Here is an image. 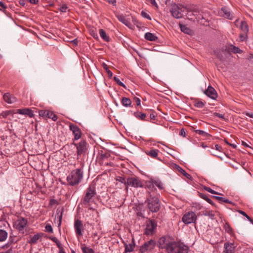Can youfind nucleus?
I'll return each instance as SVG.
<instances>
[{
	"label": "nucleus",
	"instance_id": "obj_1",
	"mask_svg": "<svg viewBox=\"0 0 253 253\" xmlns=\"http://www.w3.org/2000/svg\"><path fill=\"white\" fill-rule=\"evenodd\" d=\"M145 203L147 205V208L152 212H157L160 209L161 201L159 198L150 192H148Z\"/></svg>",
	"mask_w": 253,
	"mask_h": 253
},
{
	"label": "nucleus",
	"instance_id": "obj_2",
	"mask_svg": "<svg viewBox=\"0 0 253 253\" xmlns=\"http://www.w3.org/2000/svg\"><path fill=\"white\" fill-rule=\"evenodd\" d=\"M83 178V168L77 169L71 172L67 177L68 184L70 186H75L79 184Z\"/></svg>",
	"mask_w": 253,
	"mask_h": 253
},
{
	"label": "nucleus",
	"instance_id": "obj_3",
	"mask_svg": "<svg viewBox=\"0 0 253 253\" xmlns=\"http://www.w3.org/2000/svg\"><path fill=\"white\" fill-rule=\"evenodd\" d=\"M96 182L92 181L86 189L84 197L82 199V203L85 206H89L91 199L96 195Z\"/></svg>",
	"mask_w": 253,
	"mask_h": 253
},
{
	"label": "nucleus",
	"instance_id": "obj_4",
	"mask_svg": "<svg viewBox=\"0 0 253 253\" xmlns=\"http://www.w3.org/2000/svg\"><path fill=\"white\" fill-rule=\"evenodd\" d=\"M173 241H171L170 236L165 235L160 237L156 241V246L160 250L165 249L169 253L171 248Z\"/></svg>",
	"mask_w": 253,
	"mask_h": 253
},
{
	"label": "nucleus",
	"instance_id": "obj_5",
	"mask_svg": "<svg viewBox=\"0 0 253 253\" xmlns=\"http://www.w3.org/2000/svg\"><path fill=\"white\" fill-rule=\"evenodd\" d=\"M71 145H74L76 147L77 159L82 155H85L87 152L88 144L84 140H82L77 143L73 142Z\"/></svg>",
	"mask_w": 253,
	"mask_h": 253
},
{
	"label": "nucleus",
	"instance_id": "obj_6",
	"mask_svg": "<svg viewBox=\"0 0 253 253\" xmlns=\"http://www.w3.org/2000/svg\"><path fill=\"white\" fill-rule=\"evenodd\" d=\"M188 247L182 243L173 241L168 253H188Z\"/></svg>",
	"mask_w": 253,
	"mask_h": 253
},
{
	"label": "nucleus",
	"instance_id": "obj_7",
	"mask_svg": "<svg viewBox=\"0 0 253 253\" xmlns=\"http://www.w3.org/2000/svg\"><path fill=\"white\" fill-rule=\"evenodd\" d=\"M157 226V223L155 219L148 218L146 222V228L144 231V234L147 236L154 235L155 233Z\"/></svg>",
	"mask_w": 253,
	"mask_h": 253
},
{
	"label": "nucleus",
	"instance_id": "obj_8",
	"mask_svg": "<svg viewBox=\"0 0 253 253\" xmlns=\"http://www.w3.org/2000/svg\"><path fill=\"white\" fill-rule=\"evenodd\" d=\"M156 240L150 239L145 242L143 245L140 246L138 253H145L152 252L157 247Z\"/></svg>",
	"mask_w": 253,
	"mask_h": 253
},
{
	"label": "nucleus",
	"instance_id": "obj_9",
	"mask_svg": "<svg viewBox=\"0 0 253 253\" xmlns=\"http://www.w3.org/2000/svg\"><path fill=\"white\" fill-rule=\"evenodd\" d=\"M127 186H131L134 188H143L144 187L143 181L137 176L128 177L126 179ZM127 188V187H126Z\"/></svg>",
	"mask_w": 253,
	"mask_h": 253
},
{
	"label": "nucleus",
	"instance_id": "obj_10",
	"mask_svg": "<svg viewBox=\"0 0 253 253\" xmlns=\"http://www.w3.org/2000/svg\"><path fill=\"white\" fill-rule=\"evenodd\" d=\"M28 224V220L26 218L20 217L13 223V227L17 229L20 233L24 234V228Z\"/></svg>",
	"mask_w": 253,
	"mask_h": 253
},
{
	"label": "nucleus",
	"instance_id": "obj_11",
	"mask_svg": "<svg viewBox=\"0 0 253 253\" xmlns=\"http://www.w3.org/2000/svg\"><path fill=\"white\" fill-rule=\"evenodd\" d=\"M170 12L173 17L179 19L182 17V12L184 11L182 10L181 7L174 3L171 4Z\"/></svg>",
	"mask_w": 253,
	"mask_h": 253
},
{
	"label": "nucleus",
	"instance_id": "obj_12",
	"mask_svg": "<svg viewBox=\"0 0 253 253\" xmlns=\"http://www.w3.org/2000/svg\"><path fill=\"white\" fill-rule=\"evenodd\" d=\"M197 220V216L193 211L186 213L182 217V220L185 224L195 223Z\"/></svg>",
	"mask_w": 253,
	"mask_h": 253
},
{
	"label": "nucleus",
	"instance_id": "obj_13",
	"mask_svg": "<svg viewBox=\"0 0 253 253\" xmlns=\"http://www.w3.org/2000/svg\"><path fill=\"white\" fill-rule=\"evenodd\" d=\"M70 129L72 131L74 137L73 138V142L75 140H78L82 137V132L81 129L76 125L71 124L69 125Z\"/></svg>",
	"mask_w": 253,
	"mask_h": 253
},
{
	"label": "nucleus",
	"instance_id": "obj_14",
	"mask_svg": "<svg viewBox=\"0 0 253 253\" xmlns=\"http://www.w3.org/2000/svg\"><path fill=\"white\" fill-rule=\"evenodd\" d=\"M74 228L76 235L78 237H82L83 235L82 231L84 230L82 221L80 219H76L74 222Z\"/></svg>",
	"mask_w": 253,
	"mask_h": 253
},
{
	"label": "nucleus",
	"instance_id": "obj_15",
	"mask_svg": "<svg viewBox=\"0 0 253 253\" xmlns=\"http://www.w3.org/2000/svg\"><path fill=\"white\" fill-rule=\"evenodd\" d=\"M219 13L222 17L230 20H232L234 18V14L226 6L221 7Z\"/></svg>",
	"mask_w": 253,
	"mask_h": 253
},
{
	"label": "nucleus",
	"instance_id": "obj_16",
	"mask_svg": "<svg viewBox=\"0 0 253 253\" xmlns=\"http://www.w3.org/2000/svg\"><path fill=\"white\" fill-rule=\"evenodd\" d=\"M223 253H235L236 246L234 243L226 242L224 244Z\"/></svg>",
	"mask_w": 253,
	"mask_h": 253
},
{
	"label": "nucleus",
	"instance_id": "obj_17",
	"mask_svg": "<svg viewBox=\"0 0 253 253\" xmlns=\"http://www.w3.org/2000/svg\"><path fill=\"white\" fill-rule=\"evenodd\" d=\"M205 94L212 99L215 100L217 97V93L215 89L211 86H209L205 91Z\"/></svg>",
	"mask_w": 253,
	"mask_h": 253
},
{
	"label": "nucleus",
	"instance_id": "obj_18",
	"mask_svg": "<svg viewBox=\"0 0 253 253\" xmlns=\"http://www.w3.org/2000/svg\"><path fill=\"white\" fill-rule=\"evenodd\" d=\"M225 50L228 52H232L233 53H242L243 52V50L240 49L238 47L232 44H229L228 45V47L225 49Z\"/></svg>",
	"mask_w": 253,
	"mask_h": 253
},
{
	"label": "nucleus",
	"instance_id": "obj_19",
	"mask_svg": "<svg viewBox=\"0 0 253 253\" xmlns=\"http://www.w3.org/2000/svg\"><path fill=\"white\" fill-rule=\"evenodd\" d=\"M125 248V253H130L132 252L135 248V241L134 239H132L131 243L127 245L126 243H124Z\"/></svg>",
	"mask_w": 253,
	"mask_h": 253
},
{
	"label": "nucleus",
	"instance_id": "obj_20",
	"mask_svg": "<svg viewBox=\"0 0 253 253\" xmlns=\"http://www.w3.org/2000/svg\"><path fill=\"white\" fill-rule=\"evenodd\" d=\"M179 27L181 31L185 34L192 35L193 34V31L186 25L179 23Z\"/></svg>",
	"mask_w": 253,
	"mask_h": 253
},
{
	"label": "nucleus",
	"instance_id": "obj_21",
	"mask_svg": "<svg viewBox=\"0 0 253 253\" xmlns=\"http://www.w3.org/2000/svg\"><path fill=\"white\" fill-rule=\"evenodd\" d=\"M64 211V207H62L61 208H58L57 209L56 213H57V214L58 215L57 218L58 219V221H59V223L58 224V227L60 226V225H61Z\"/></svg>",
	"mask_w": 253,
	"mask_h": 253
},
{
	"label": "nucleus",
	"instance_id": "obj_22",
	"mask_svg": "<svg viewBox=\"0 0 253 253\" xmlns=\"http://www.w3.org/2000/svg\"><path fill=\"white\" fill-rule=\"evenodd\" d=\"M145 188H148L149 190L154 192L157 190L153 182L152 178L150 180L145 181Z\"/></svg>",
	"mask_w": 253,
	"mask_h": 253
},
{
	"label": "nucleus",
	"instance_id": "obj_23",
	"mask_svg": "<svg viewBox=\"0 0 253 253\" xmlns=\"http://www.w3.org/2000/svg\"><path fill=\"white\" fill-rule=\"evenodd\" d=\"M175 168L177 169L181 174H182L186 178L188 179L192 180V177L190 174L187 173L181 167L177 165H175Z\"/></svg>",
	"mask_w": 253,
	"mask_h": 253
},
{
	"label": "nucleus",
	"instance_id": "obj_24",
	"mask_svg": "<svg viewBox=\"0 0 253 253\" xmlns=\"http://www.w3.org/2000/svg\"><path fill=\"white\" fill-rule=\"evenodd\" d=\"M144 38L146 40L152 42L156 41L158 39V38L156 35L150 32L145 33Z\"/></svg>",
	"mask_w": 253,
	"mask_h": 253
},
{
	"label": "nucleus",
	"instance_id": "obj_25",
	"mask_svg": "<svg viewBox=\"0 0 253 253\" xmlns=\"http://www.w3.org/2000/svg\"><path fill=\"white\" fill-rule=\"evenodd\" d=\"M118 19L127 27L130 28L131 25L130 22L126 19L123 15H119L117 16Z\"/></svg>",
	"mask_w": 253,
	"mask_h": 253
},
{
	"label": "nucleus",
	"instance_id": "obj_26",
	"mask_svg": "<svg viewBox=\"0 0 253 253\" xmlns=\"http://www.w3.org/2000/svg\"><path fill=\"white\" fill-rule=\"evenodd\" d=\"M198 195L200 198L204 199L205 201H206L208 203H209L211 205H212L214 207H216L214 202L211 199H210L207 195L202 193H200L199 192H198Z\"/></svg>",
	"mask_w": 253,
	"mask_h": 253
},
{
	"label": "nucleus",
	"instance_id": "obj_27",
	"mask_svg": "<svg viewBox=\"0 0 253 253\" xmlns=\"http://www.w3.org/2000/svg\"><path fill=\"white\" fill-rule=\"evenodd\" d=\"M43 235V233H38L37 234H35L33 237H31L30 240L28 241L27 242L30 244L31 245L35 244L36 243H37V241Z\"/></svg>",
	"mask_w": 253,
	"mask_h": 253
},
{
	"label": "nucleus",
	"instance_id": "obj_28",
	"mask_svg": "<svg viewBox=\"0 0 253 253\" xmlns=\"http://www.w3.org/2000/svg\"><path fill=\"white\" fill-rule=\"evenodd\" d=\"M99 33L101 38L103 40V41L106 42H110V38L109 36L107 35L105 30L102 29H100L99 30Z\"/></svg>",
	"mask_w": 253,
	"mask_h": 253
},
{
	"label": "nucleus",
	"instance_id": "obj_29",
	"mask_svg": "<svg viewBox=\"0 0 253 253\" xmlns=\"http://www.w3.org/2000/svg\"><path fill=\"white\" fill-rule=\"evenodd\" d=\"M239 28L243 33H248L249 32V26L245 21L241 22Z\"/></svg>",
	"mask_w": 253,
	"mask_h": 253
},
{
	"label": "nucleus",
	"instance_id": "obj_30",
	"mask_svg": "<svg viewBox=\"0 0 253 253\" xmlns=\"http://www.w3.org/2000/svg\"><path fill=\"white\" fill-rule=\"evenodd\" d=\"M122 104L125 107H132V101L129 98L124 97L121 100Z\"/></svg>",
	"mask_w": 253,
	"mask_h": 253
},
{
	"label": "nucleus",
	"instance_id": "obj_31",
	"mask_svg": "<svg viewBox=\"0 0 253 253\" xmlns=\"http://www.w3.org/2000/svg\"><path fill=\"white\" fill-rule=\"evenodd\" d=\"M211 198L216 199V200L218 201L220 203H222V202H224L225 203H228L230 204H234L233 203L229 201L228 199H225V198L217 196H211Z\"/></svg>",
	"mask_w": 253,
	"mask_h": 253
},
{
	"label": "nucleus",
	"instance_id": "obj_32",
	"mask_svg": "<svg viewBox=\"0 0 253 253\" xmlns=\"http://www.w3.org/2000/svg\"><path fill=\"white\" fill-rule=\"evenodd\" d=\"M152 180L154 186L156 185L160 190L164 189L163 183L159 178H152Z\"/></svg>",
	"mask_w": 253,
	"mask_h": 253
},
{
	"label": "nucleus",
	"instance_id": "obj_33",
	"mask_svg": "<svg viewBox=\"0 0 253 253\" xmlns=\"http://www.w3.org/2000/svg\"><path fill=\"white\" fill-rule=\"evenodd\" d=\"M15 114V110H6L0 114V118H6L8 116Z\"/></svg>",
	"mask_w": 253,
	"mask_h": 253
},
{
	"label": "nucleus",
	"instance_id": "obj_34",
	"mask_svg": "<svg viewBox=\"0 0 253 253\" xmlns=\"http://www.w3.org/2000/svg\"><path fill=\"white\" fill-rule=\"evenodd\" d=\"M159 150L158 149H152L150 151L146 152V154L153 158H157V159L161 160L160 159L157 158L158 153Z\"/></svg>",
	"mask_w": 253,
	"mask_h": 253
},
{
	"label": "nucleus",
	"instance_id": "obj_35",
	"mask_svg": "<svg viewBox=\"0 0 253 253\" xmlns=\"http://www.w3.org/2000/svg\"><path fill=\"white\" fill-rule=\"evenodd\" d=\"M133 115L136 118L141 120L147 121L146 120H145V118L146 117V114L145 113H143L139 111H136L133 113Z\"/></svg>",
	"mask_w": 253,
	"mask_h": 253
},
{
	"label": "nucleus",
	"instance_id": "obj_36",
	"mask_svg": "<svg viewBox=\"0 0 253 253\" xmlns=\"http://www.w3.org/2000/svg\"><path fill=\"white\" fill-rule=\"evenodd\" d=\"M182 7L185 8L187 12L191 13V12H195V13H198L199 12V9L198 8L193 7L191 5H187L186 6H183Z\"/></svg>",
	"mask_w": 253,
	"mask_h": 253
},
{
	"label": "nucleus",
	"instance_id": "obj_37",
	"mask_svg": "<svg viewBox=\"0 0 253 253\" xmlns=\"http://www.w3.org/2000/svg\"><path fill=\"white\" fill-rule=\"evenodd\" d=\"M7 232L3 229H0V242L4 241L7 238Z\"/></svg>",
	"mask_w": 253,
	"mask_h": 253
},
{
	"label": "nucleus",
	"instance_id": "obj_38",
	"mask_svg": "<svg viewBox=\"0 0 253 253\" xmlns=\"http://www.w3.org/2000/svg\"><path fill=\"white\" fill-rule=\"evenodd\" d=\"M193 131L195 132L196 133L199 134L201 136L207 138V139H208L209 137H211V135L209 133L202 130L196 129L193 130Z\"/></svg>",
	"mask_w": 253,
	"mask_h": 253
},
{
	"label": "nucleus",
	"instance_id": "obj_39",
	"mask_svg": "<svg viewBox=\"0 0 253 253\" xmlns=\"http://www.w3.org/2000/svg\"><path fill=\"white\" fill-rule=\"evenodd\" d=\"M18 241V239H16V237L15 236L10 235L9 240L8 243L6 244V246L9 247L12 244L17 243Z\"/></svg>",
	"mask_w": 253,
	"mask_h": 253
},
{
	"label": "nucleus",
	"instance_id": "obj_40",
	"mask_svg": "<svg viewBox=\"0 0 253 253\" xmlns=\"http://www.w3.org/2000/svg\"><path fill=\"white\" fill-rule=\"evenodd\" d=\"M46 117L51 119L54 121H56L58 118V116L51 111H48Z\"/></svg>",
	"mask_w": 253,
	"mask_h": 253
},
{
	"label": "nucleus",
	"instance_id": "obj_41",
	"mask_svg": "<svg viewBox=\"0 0 253 253\" xmlns=\"http://www.w3.org/2000/svg\"><path fill=\"white\" fill-rule=\"evenodd\" d=\"M223 227L225 231L228 233L229 234H232L233 233V229L228 222H225V224H224Z\"/></svg>",
	"mask_w": 253,
	"mask_h": 253
},
{
	"label": "nucleus",
	"instance_id": "obj_42",
	"mask_svg": "<svg viewBox=\"0 0 253 253\" xmlns=\"http://www.w3.org/2000/svg\"><path fill=\"white\" fill-rule=\"evenodd\" d=\"M102 66L103 69L106 71L107 73L108 76L109 78H111L113 76L112 72L109 69V68L106 64L105 63H103L102 64Z\"/></svg>",
	"mask_w": 253,
	"mask_h": 253
},
{
	"label": "nucleus",
	"instance_id": "obj_43",
	"mask_svg": "<svg viewBox=\"0 0 253 253\" xmlns=\"http://www.w3.org/2000/svg\"><path fill=\"white\" fill-rule=\"evenodd\" d=\"M3 98L4 100L8 103H11L12 101L11 100V95L9 93H5L4 94L3 96Z\"/></svg>",
	"mask_w": 253,
	"mask_h": 253
},
{
	"label": "nucleus",
	"instance_id": "obj_44",
	"mask_svg": "<svg viewBox=\"0 0 253 253\" xmlns=\"http://www.w3.org/2000/svg\"><path fill=\"white\" fill-rule=\"evenodd\" d=\"M83 253H94V250L92 248L84 246L82 247Z\"/></svg>",
	"mask_w": 253,
	"mask_h": 253
},
{
	"label": "nucleus",
	"instance_id": "obj_45",
	"mask_svg": "<svg viewBox=\"0 0 253 253\" xmlns=\"http://www.w3.org/2000/svg\"><path fill=\"white\" fill-rule=\"evenodd\" d=\"M204 189L211 194H216V195H222V194H220L214 190H213V189H212L210 187H207V186H204V187H203Z\"/></svg>",
	"mask_w": 253,
	"mask_h": 253
},
{
	"label": "nucleus",
	"instance_id": "obj_46",
	"mask_svg": "<svg viewBox=\"0 0 253 253\" xmlns=\"http://www.w3.org/2000/svg\"><path fill=\"white\" fill-rule=\"evenodd\" d=\"M238 212L244 216L245 217H246L248 219V220L253 224V219L251 218L249 215H248V214L245 211L239 210L238 211Z\"/></svg>",
	"mask_w": 253,
	"mask_h": 253
},
{
	"label": "nucleus",
	"instance_id": "obj_47",
	"mask_svg": "<svg viewBox=\"0 0 253 253\" xmlns=\"http://www.w3.org/2000/svg\"><path fill=\"white\" fill-rule=\"evenodd\" d=\"M240 42H244L248 39V33H243L239 35Z\"/></svg>",
	"mask_w": 253,
	"mask_h": 253
},
{
	"label": "nucleus",
	"instance_id": "obj_48",
	"mask_svg": "<svg viewBox=\"0 0 253 253\" xmlns=\"http://www.w3.org/2000/svg\"><path fill=\"white\" fill-rule=\"evenodd\" d=\"M194 105L197 108H202L204 106L205 103L201 101H195Z\"/></svg>",
	"mask_w": 253,
	"mask_h": 253
},
{
	"label": "nucleus",
	"instance_id": "obj_49",
	"mask_svg": "<svg viewBox=\"0 0 253 253\" xmlns=\"http://www.w3.org/2000/svg\"><path fill=\"white\" fill-rule=\"evenodd\" d=\"M25 115H28L30 118L34 117V112L30 108H26Z\"/></svg>",
	"mask_w": 253,
	"mask_h": 253
},
{
	"label": "nucleus",
	"instance_id": "obj_50",
	"mask_svg": "<svg viewBox=\"0 0 253 253\" xmlns=\"http://www.w3.org/2000/svg\"><path fill=\"white\" fill-rule=\"evenodd\" d=\"M113 79H114V80L116 82V83L118 85H119L120 86H123L125 88H126V85L123 83L121 82L118 78H117V77L115 76L114 77Z\"/></svg>",
	"mask_w": 253,
	"mask_h": 253
},
{
	"label": "nucleus",
	"instance_id": "obj_51",
	"mask_svg": "<svg viewBox=\"0 0 253 253\" xmlns=\"http://www.w3.org/2000/svg\"><path fill=\"white\" fill-rule=\"evenodd\" d=\"M90 35L95 39L96 40H98V36L97 33L95 30L94 29H90L89 31Z\"/></svg>",
	"mask_w": 253,
	"mask_h": 253
},
{
	"label": "nucleus",
	"instance_id": "obj_52",
	"mask_svg": "<svg viewBox=\"0 0 253 253\" xmlns=\"http://www.w3.org/2000/svg\"><path fill=\"white\" fill-rule=\"evenodd\" d=\"M117 180L119 181V182H121L122 183H124L125 185V186H126L127 187L126 179V178L125 177L119 176L117 178Z\"/></svg>",
	"mask_w": 253,
	"mask_h": 253
},
{
	"label": "nucleus",
	"instance_id": "obj_53",
	"mask_svg": "<svg viewBox=\"0 0 253 253\" xmlns=\"http://www.w3.org/2000/svg\"><path fill=\"white\" fill-rule=\"evenodd\" d=\"M6 6L4 4V3L1 1H0V10L3 11L4 13L6 14Z\"/></svg>",
	"mask_w": 253,
	"mask_h": 253
},
{
	"label": "nucleus",
	"instance_id": "obj_54",
	"mask_svg": "<svg viewBox=\"0 0 253 253\" xmlns=\"http://www.w3.org/2000/svg\"><path fill=\"white\" fill-rule=\"evenodd\" d=\"M49 110H41L39 111V116L41 117H45L47 116V113L48 112Z\"/></svg>",
	"mask_w": 253,
	"mask_h": 253
},
{
	"label": "nucleus",
	"instance_id": "obj_55",
	"mask_svg": "<svg viewBox=\"0 0 253 253\" xmlns=\"http://www.w3.org/2000/svg\"><path fill=\"white\" fill-rule=\"evenodd\" d=\"M132 21L134 24L138 27L140 28L141 26V23L138 21V20L135 17H132Z\"/></svg>",
	"mask_w": 253,
	"mask_h": 253
},
{
	"label": "nucleus",
	"instance_id": "obj_56",
	"mask_svg": "<svg viewBox=\"0 0 253 253\" xmlns=\"http://www.w3.org/2000/svg\"><path fill=\"white\" fill-rule=\"evenodd\" d=\"M26 108L24 109H18L15 110V114L18 113L21 115H25Z\"/></svg>",
	"mask_w": 253,
	"mask_h": 253
},
{
	"label": "nucleus",
	"instance_id": "obj_57",
	"mask_svg": "<svg viewBox=\"0 0 253 253\" xmlns=\"http://www.w3.org/2000/svg\"><path fill=\"white\" fill-rule=\"evenodd\" d=\"M45 231L48 233H53V229L52 226L49 224L46 225L45 227Z\"/></svg>",
	"mask_w": 253,
	"mask_h": 253
},
{
	"label": "nucleus",
	"instance_id": "obj_58",
	"mask_svg": "<svg viewBox=\"0 0 253 253\" xmlns=\"http://www.w3.org/2000/svg\"><path fill=\"white\" fill-rule=\"evenodd\" d=\"M141 14L143 17L147 18V19L150 20H151V18L150 16L147 13L145 12L144 11H142Z\"/></svg>",
	"mask_w": 253,
	"mask_h": 253
},
{
	"label": "nucleus",
	"instance_id": "obj_59",
	"mask_svg": "<svg viewBox=\"0 0 253 253\" xmlns=\"http://www.w3.org/2000/svg\"><path fill=\"white\" fill-rule=\"evenodd\" d=\"M68 9V6L66 4H63L59 8V10L62 12H66Z\"/></svg>",
	"mask_w": 253,
	"mask_h": 253
},
{
	"label": "nucleus",
	"instance_id": "obj_60",
	"mask_svg": "<svg viewBox=\"0 0 253 253\" xmlns=\"http://www.w3.org/2000/svg\"><path fill=\"white\" fill-rule=\"evenodd\" d=\"M193 13L194 12H191V13L187 12V18L190 20H194V17L195 16V15Z\"/></svg>",
	"mask_w": 253,
	"mask_h": 253
},
{
	"label": "nucleus",
	"instance_id": "obj_61",
	"mask_svg": "<svg viewBox=\"0 0 253 253\" xmlns=\"http://www.w3.org/2000/svg\"><path fill=\"white\" fill-rule=\"evenodd\" d=\"M213 115L214 116L217 117L219 118L222 119V120H225V119L224 118V114H220L218 113L214 112Z\"/></svg>",
	"mask_w": 253,
	"mask_h": 253
},
{
	"label": "nucleus",
	"instance_id": "obj_62",
	"mask_svg": "<svg viewBox=\"0 0 253 253\" xmlns=\"http://www.w3.org/2000/svg\"><path fill=\"white\" fill-rule=\"evenodd\" d=\"M55 204H59L58 201L54 199H51L49 202V206H53Z\"/></svg>",
	"mask_w": 253,
	"mask_h": 253
},
{
	"label": "nucleus",
	"instance_id": "obj_63",
	"mask_svg": "<svg viewBox=\"0 0 253 253\" xmlns=\"http://www.w3.org/2000/svg\"><path fill=\"white\" fill-rule=\"evenodd\" d=\"M205 215L209 216L211 219H213L214 217V214L212 213L211 211H207Z\"/></svg>",
	"mask_w": 253,
	"mask_h": 253
},
{
	"label": "nucleus",
	"instance_id": "obj_64",
	"mask_svg": "<svg viewBox=\"0 0 253 253\" xmlns=\"http://www.w3.org/2000/svg\"><path fill=\"white\" fill-rule=\"evenodd\" d=\"M134 100L135 101L136 103L137 106H140L141 104V100L140 99L136 97H134L133 98Z\"/></svg>",
	"mask_w": 253,
	"mask_h": 253
}]
</instances>
